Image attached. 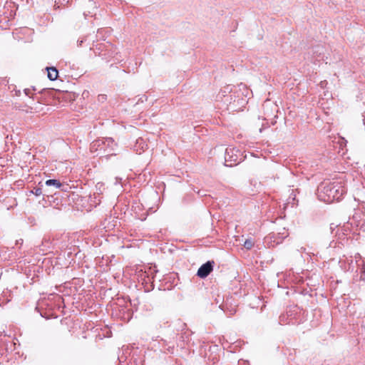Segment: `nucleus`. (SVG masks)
Instances as JSON below:
<instances>
[{
    "instance_id": "1",
    "label": "nucleus",
    "mask_w": 365,
    "mask_h": 365,
    "mask_svg": "<svg viewBox=\"0 0 365 365\" xmlns=\"http://www.w3.org/2000/svg\"><path fill=\"white\" fill-rule=\"evenodd\" d=\"M346 192L341 182H324L318 187L317 196L320 201L331 203L339 200Z\"/></svg>"
},
{
    "instance_id": "2",
    "label": "nucleus",
    "mask_w": 365,
    "mask_h": 365,
    "mask_svg": "<svg viewBox=\"0 0 365 365\" xmlns=\"http://www.w3.org/2000/svg\"><path fill=\"white\" fill-rule=\"evenodd\" d=\"M240 155L241 153L239 150L234 148H227L225 155V163H230V166H232V164H237L241 160Z\"/></svg>"
},
{
    "instance_id": "3",
    "label": "nucleus",
    "mask_w": 365,
    "mask_h": 365,
    "mask_svg": "<svg viewBox=\"0 0 365 365\" xmlns=\"http://www.w3.org/2000/svg\"><path fill=\"white\" fill-rule=\"evenodd\" d=\"M213 261H208L203 264L197 270V275L200 278H205L213 269Z\"/></svg>"
},
{
    "instance_id": "4",
    "label": "nucleus",
    "mask_w": 365,
    "mask_h": 365,
    "mask_svg": "<svg viewBox=\"0 0 365 365\" xmlns=\"http://www.w3.org/2000/svg\"><path fill=\"white\" fill-rule=\"evenodd\" d=\"M103 145H107L108 147H110V150H113V147L116 145L114 143V141L112 138H108L103 140H98L95 142H93L91 145V148H93L96 146L101 147V149H103Z\"/></svg>"
},
{
    "instance_id": "5",
    "label": "nucleus",
    "mask_w": 365,
    "mask_h": 365,
    "mask_svg": "<svg viewBox=\"0 0 365 365\" xmlns=\"http://www.w3.org/2000/svg\"><path fill=\"white\" fill-rule=\"evenodd\" d=\"M48 78L51 81H55L58 78V72L54 67L47 68Z\"/></svg>"
},
{
    "instance_id": "6",
    "label": "nucleus",
    "mask_w": 365,
    "mask_h": 365,
    "mask_svg": "<svg viewBox=\"0 0 365 365\" xmlns=\"http://www.w3.org/2000/svg\"><path fill=\"white\" fill-rule=\"evenodd\" d=\"M47 186H54L56 188H60L62 184L57 180H48L46 181Z\"/></svg>"
},
{
    "instance_id": "7",
    "label": "nucleus",
    "mask_w": 365,
    "mask_h": 365,
    "mask_svg": "<svg viewBox=\"0 0 365 365\" xmlns=\"http://www.w3.org/2000/svg\"><path fill=\"white\" fill-rule=\"evenodd\" d=\"M254 245V242L253 241L251 240V239H247L245 240V242H244V247L247 249V250H250L252 249V247H253Z\"/></svg>"
},
{
    "instance_id": "8",
    "label": "nucleus",
    "mask_w": 365,
    "mask_h": 365,
    "mask_svg": "<svg viewBox=\"0 0 365 365\" xmlns=\"http://www.w3.org/2000/svg\"><path fill=\"white\" fill-rule=\"evenodd\" d=\"M34 193L36 195H40L41 194V188L36 189Z\"/></svg>"
},
{
    "instance_id": "9",
    "label": "nucleus",
    "mask_w": 365,
    "mask_h": 365,
    "mask_svg": "<svg viewBox=\"0 0 365 365\" xmlns=\"http://www.w3.org/2000/svg\"><path fill=\"white\" fill-rule=\"evenodd\" d=\"M82 42H83V41H81L79 42L78 45H79V46H81V43H82Z\"/></svg>"
}]
</instances>
